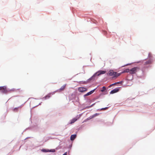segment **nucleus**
I'll use <instances>...</instances> for the list:
<instances>
[{"label": "nucleus", "mask_w": 155, "mask_h": 155, "mask_svg": "<svg viewBox=\"0 0 155 155\" xmlns=\"http://www.w3.org/2000/svg\"><path fill=\"white\" fill-rule=\"evenodd\" d=\"M106 89V88L104 86L102 87V89L101 90V91L102 92H104Z\"/></svg>", "instance_id": "obj_16"}, {"label": "nucleus", "mask_w": 155, "mask_h": 155, "mask_svg": "<svg viewBox=\"0 0 155 155\" xmlns=\"http://www.w3.org/2000/svg\"><path fill=\"white\" fill-rule=\"evenodd\" d=\"M54 94V93H50L42 98V100H45L49 98L52 95Z\"/></svg>", "instance_id": "obj_4"}, {"label": "nucleus", "mask_w": 155, "mask_h": 155, "mask_svg": "<svg viewBox=\"0 0 155 155\" xmlns=\"http://www.w3.org/2000/svg\"><path fill=\"white\" fill-rule=\"evenodd\" d=\"M121 83H122V81L117 82H116V83H115L116 84H118Z\"/></svg>", "instance_id": "obj_20"}, {"label": "nucleus", "mask_w": 155, "mask_h": 155, "mask_svg": "<svg viewBox=\"0 0 155 155\" xmlns=\"http://www.w3.org/2000/svg\"><path fill=\"white\" fill-rule=\"evenodd\" d=\"M113 86V85H112V84L110 85L109 86V87H110L111 86Z\"/></svg>", "instance_id": "obj_22"}, {"label": "nucleus", "mask_w": 155, "mask_h": 155, "mask_svg": "<svg viewBox=\"0 0 155 155\" xmlns=\"http://www.w3.org/2000/svg\"><path fill=\"white\" fill-rule=\"evenodd\" d=\"M119 91L118 88H116L112 90L110 93V94H113L118 92Z\"/></svg>", "instance_id": "obj_7"}, {"label": "nucleus", "mask_w": 155, "mask_h": 155, "mask_svg": "<svg viewBox=\"0 0 155 155\" xmlns=\"http://www.w3.org/2000/svg\"><path fill=\"white\" fill-rule=\"evenodd\" d=\"M115 84H115V83H114V84H112V85H115Z\"/></svg>", "instance_id": "obj_23"}, {"label": "nucleus", "mask_w": 155, "mask_h": 155, "mask_svg": "<svg viewBox=\"0 0 155 155\" xmlns=\"http://www.w3.org/2000/svg\"><path fill=\"white\" fill-rule=\"evenodd\" d=\"M140 70V68L139 67H134L130 69V74H135Z\"/></svg>", "instance_id": "obj_2"}, {"label": "nucleus", "mask_w": 155, "mask_h": 155, "mask_svg": "<svg viewBox=\"0 0 155 155\" xmlns=\"http://www.w3.org/2000/svg\"><path fill=\"white\" fill-rule=\"evenodd\" d=\"M0 90L3 94H7L9 91L5 86L0 87Z\"/></svg>", "instance_id": "obj_3"}, {"label": "nucleus", "mask_w": 155, "mask_h": 155, "mask_svg": "<svg viewBox=\"0 0 155 155\" xmlns=\"http://www.w3.org/2000/svg\"><path fill=\"white\" fill-rule=\"evenodd\" d=\"M130 73V69H126L124 70V71L122 72L121 73Z\"/></svg>", "instance_id": "obj_13"}, {"label": "nucleus", "mask_w": 155, "mask_h": 155, "mask_svg": "<svg viewBox=\"0 0 155 155\" xmlns=\"http://www.w3.org/2000/svg\"><path fill=\"white\" fill-rule=\"evenodd\" d=\"M107 108H108L107 107H105L104 108H102L101 110H106V109H107Z\"/></svg>", "instance_id": "obj_19"}, {"label": "nucleus", "mask_w": 155, "mask_h": 155, "mask_svg": "<svg viewBox=\"0 0 155 155\" xmlns=\"http://www.w3.org/2000/svg\"><path fill=\"white\" fill-rule=\"evenodd\" d=\"M121 73H117L114 72L113 70H110L108 72V74L110 76H113L114 77H117L120 75Z\"/></svg>", "instance_id": "obj_1"}, {"label": "nucleus", "mask_w": 155, "mask_h": 155, "mask_svg": "<svg viewBox=\"0 0 155 155\" xmlns=\"http://www.w3.org/2000/svg\"><path fill=\"white\" fill-rule=\"evenodd\" d=\"M18 107L15 108L14 109V111H17Z\"/></svg>", "instance_id": "obj_18"}, {"label": "nucleus", "mask_w": 155, "mask_h": 155, "mask_svg": "<svg viewBox=\"0 0 155 155\" xmlns=\"http://www.w3.org/2000/svg\"><path fill=\"white\" fill-rule=\"evenodd\" d=\"M66 86V84H65L61 86V87L58 90V91L60 92L61 91H64L65 89Z\"/></svg>", "instance_id": "obj_8"}, {"label": "nucleus", "mask_w": 155, "mask_h": 155, "mask_svg": "<svg viewBox=\"0 0 155 155\" xmlns=\"http://www.w3.org/2000/svg\"><path fill=\"white\" fill-rule=\"evenodd\" d=\"M55 151V150L54 149L49 150V152H54Z\"/></svg>", "instance_id": "obj_17"}, {"label": "nucleus", "mask_w": 155, "mask_h": 155, "mask_svg": "<svg viewBox=\"0 0 155 155\" xmlns=\"http://www.w3.org/2000/svg\"><path fill=\"white\" fill-rule=\"evenodd\" d=\"M78 119V118H73L70 121V124H71L74 123V122H75Z\"/></svg>", "instance_id": "obj_10"}, {"label": "nucleus", "mask_w": 155, "mask_h": 155, "mask_svg": "<svg viewBox=\"0 0 155 155\" xmlns=\"http://www.w3.org/2000/svg\"><path fill=\"white\" fill-rule=\"evenodd\" d=\"M67 152H66L63 155H67Z\"/></svg>", "instance_id": "obj_21"}, {"label": "nucleus", "mask_w": 155, "mask_h": 155, "mask_svg": "<svg viewBox=\"0 0 155 155\" xmlns=\"http://www.w3.org/2000/svg\"><path fill=\"white\" fill-rule=\"evenodd\" d=\"M76 134L72 135L71 136V140H73L76 138Z\"/></svg>", "instance_id": "obj_12"}, {"label": "nucleus", "mask_w": 155, "mask_h": 155, "mask_svg": "<svg viewBox=\"0 0 155 155\" xmlns=\"http://www.w3.org/2000/svg\"><path fill=\"white\" fill-rule=\"evenodd\" d=\"M152 62V61L150 60H149L147 61H146V62H144V64L145 65H147L151 64Z\"/></svg>", "instance_id": "obj_11"}, {"label": "nucleus", "mask_w": 155, "mask_h": 155, "mask_svg": "<svg viewBox=\"0 0 155 155\" xmlns=\"http://www.w3.org/2000/svg\"><path fill=\"white\" fill-rule=\"evenodd\" d=\"M41 151L42 152H49V150H48V149H42L41 150Z\"/></svg>", "instance_id": "obj_15"}, {"label": "nucleus", "mask_w": 155, "mask_h": 155, "mask_svg": "<svg viewBox=\"0 0 155 155\" xmlns=\"http://www.w3.org/2000/svg\"><path fill=\"white\" fill-rule=\"evenodd\" d=\"M78 90L80 92H83L87 91V88L84 87H80L78 88Z\"/></svg>", "instance_id": "obj_5"}, {"label": "nucleus", "mask_w": 155, "mask_h": 155, "mask_svg": "<svg viewBox=\"0 0 155 155\" xmlns=\"http://www.w3.org/2000/svg\"><path fill=\"white\" fill-rule=\"evenodd\" d=\"M106 71L104 70L99 71H97L96 73L97 76H99L101 74H103L106 73Z\"/></svg>", "instance_id": "obj_6"}, {"label": "nucleus", "mask_w": 155, "mask_h": 155, "mask_svg": "<svg viewBox=\"0 0 155 155\" xmlns=\"http://www.w3.org/2000/svg\"><path fill=\"white\" fill-rule=\"evenodd\" d=\"M95 90V89H94V90H93L92 91H91L89 92H88L87 94H85L84 95V97H85L86 96H88L89 95H90L91 94H92L94 91Z\"/></svg>", "instance_id": "obj_9"}, {"label": "nucleus", "mask_w": 155, "mask_h": 155, "mask_svg": "<svg viewBox=\"0 0 155 155\" xmlns=\"http://www.w3.org/2000/svg\"><path fill=\"white\" fill-rule=\"evenodd\" d=\"M98 115H99V114L96 113V114H94L92 115V116H91L90 117V118L89 119H92V118H93L94 117H96V116Z\"/></svg>", "instance_id": "obj_14"}]
</instances>
